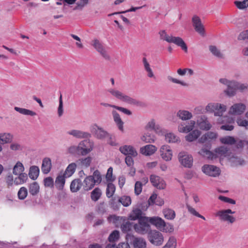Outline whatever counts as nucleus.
<instances>
[{
    "label": "nucleus",
    "instance_id": "nucleus-61",
    "mask_svg": "<svg viewBox=\"0 0 248 248\" xmlns=\"http://www.w3.org/2000/svg\"><path fill=\"white\" fill-rule=\"evenodd\" d=\"M209 50L212 53L213 55L218 58H222V54L220 52V50L214 46H210L209 47Z\"/></svg>",
    "mask_w": 248,
    "mask_h": 248
},
{
    "label": "nucleus",
    "instance_id": "nucleus-8",
    "mask_svg": "<svg viewBox=\"0 0 248 248\" xmlns=\"http://www.w3.org/2000/svg\"><path fill=\"white\" fill-rule=\"evenodd\" d=\"M148 238L151 244L156 246H161L164 242L163 234L156 230L150 231L148 234Z\"/></svg>",
    "mask_w": 248,
    "mask_h": 248
},
{
    "label": "nucleus",
    "instance_id": "nucleus-21",
    "mask_svg": "<svg viewBox=\"0 0 248 248\" xmlns=\"http://www.w3.org/2000/svg\"><path fill=\"white\" fill-rule=\"evenodd\" d=\"M119 150L121 153L124 155H131L136 157L138 155V152L135 148L129 145H124L120 147Z\"/></svg>",
    "mask_w": 248,
    "mask_h": 248
},
{
    "label": "nucleus",
    "instance_id": "nucleus-35",
    "mask_svg": "<svg viewBox=\"0 0 248 248\" xmlns=\"http://www.w3.org/2000/svg\"><path fill=\"white\" fill-rule=\"evenodd\" d=\"M148 204L152 205L155 203L158 206H162L164 203V201L162 198L157 197L156 194H153L148 200Z\"/></svg>",
    "mask_w": 248,
    "mask_h": 248
},
{
    "label": "nucleus",
    "instance_id": "nucleus-28",
    "mask_svg": "<svg viewBox=\"0 0 248 248\" xmlns=\"http://www.w3.org/2000/svg\"><path fill=\"white\" fill-rule=\"evenodd\" d=\"M112 115L113 116V120L115 124H116L117 127L119 129L123 132L124 131V122L122 120L120 115L115 110H113L112 111Z\"/></svg>",
    "mask_w": 248,
    "mask_h": 248
},
{
    "label": "nucleus",
    "instance_id": "nucleus-20",
    "mask_svg": "<svg viewBox=\"0 0 248 248\" xmlns=\"http://www.w3.org/2000/svg\"><path fill=\"white\" fill-rule=\"evenodd\" d=\"M150 226L148 223L142 220H140L139 223L134 225V230L140 234H145L150 230Z\"/></svg>",
    "mask_w": 248,
    "mask_h": 248
},
{
    "label": "nucleus",
    "instance_id": "nucleus-19",
    "mask_svg": "<svg viewBox=\"0 0 248 248\" xmlns=\"http://www.w3.org/2000/svg\"><path fill=\"white\" fill-rule=\"evenodd\" d=\"M150 180L152 185L158 189H163L166 187L164 180L160 177L152 174L150 176Z\"/></svg>",
    "mask_w": 248,
    "mask_h": 248
},
{
    "label": "nucleus",
    "instance_id": "nucleus-6",
    "mask_svg": "<svg viewBox=\"0 0 248 248\" xmlns=\"http://www.w3.org/2000/svg\"><path fill=\"white\" fill-rule=\"evenodd\" d=\"M126 240L133 248H147V242L142 237H136L133 235L128 234L126 236Z\"/></svg>",
    "mask_w": 248,
    "mask_h": 248
},
{
    "label": "nucleus",
    "instance_id": "nucleus-5",
    "mask_svg": "<svg viewBox=\"0 0 248 248\" xmlns=\"http://www.w3.org/2000/svg\"><path fill=\"white\" fill-rule=\"evenodd\" d=\"M235 214V211L230 209H226L218 211L215 214V216L222 222L232 224L236 220V217L234 216Z\"/></svg>",
    "mask_w": 248,
    "mask_h": 248
},
{
    "label": "nucleus",
    "instance_id": "nucleus-39",
    "mask_svg": "<svg viewBox=\"0 0 248 248\" xmlns=\"http://www.w3.org/2000/svg\"><path fill=\"white\" fill-rule=\"evenodd\" d=\"M76 168L77 164L75 163H71L66 167L63 174L67 178L70 177L74 173Z\"/></svg>",
    "mask_w": 248,
    "mask_h": 248
},
{
    "label": "nucleus",
    "instance_id": "nucleus-45",
    "mask_svg": "<svg viewBox=\"0 0 248 248\" xmlns=\"http://www.w3.org/2000/svg\"><path fill=\"white\" fill-rule=\"evenodd\" d=\"M82 184L80 180L75 179L71 183L70 190L72 192H76L79 190Z\"/></svg>",
    "mask_w": 248,
    "mask_h": 248
},
{
    "label": "nucleus",
    "instance_id": "nucleus-59",
    "mask_svg": "<svg viewBox=\"0 0 248 248\" xmlns=\"http://www.w3.org/2000/svg\"><path fill=\"white\" fill-rule=\"evenodd\" d=\"M234 3L237 8L239 9H244L248 7V0H244L243 1H235Z\"/></svg>",
    "mask_w": 248,
    "mask_h": 248
},
{
    "label": "nucleus",
    "instance_id": "nucleus-10",
    "mask_svg": "<svg viewBox=\"0 0 248 248\" xmlns=\"http://www.w3.org/2000/svg\"><path fill=\"white\" fill-rule=\"evenodd\" d=\"M178 157L180 164L184 167L191 168L193 166V157L187 153L181 152L178 154Z\"/></svg>",
    "mask_w": 248,
    "mask_h": 248
},
{
    "label": "nucleus",
    "instance_id": "nucleus-25",
    "mask_svg": "<svg viewBox=\"0 0 248 248\" xmlns=\"http://www.w3.org/2000/svg\"><path fill=\"white\" fill-rule=\"evenodd\" d=\"M156 151L157 148L152 144H148L140 148V153L146 156L151 155Z\"/></svg>",
    "mask_w": 248,
    "mask_h": 248
},
{
    "label": "nucleus",
    "instance_id": "nucleus-57",
    "mask_svg": "<svg viewBox=\"0 0 248 248\" xmlns=\"http://www.w3.org/2000/svg\"><path fill=\"white\" fill-rule=\"evenodd\" d=\"M147 130H154L156 131L159 129V125L155 124L154 120L149 121L145 126Z\"/></svg>",
    "mask_w": 248,
    "mask_h": 248
},
{
    "label": "nucleus",
    "instance_id": "nucleus-22",
    "mask_svg": "<svg viewBox=\"0 0 248 248\" xmlns=\"http://www.w3.org/2000/svg\"><path fill=\"white\" fill-rule=\"evenodd\" d=\"M218 137L217 132L209 131L203 135L199 139L200 143L209 142L215 140Z\"/></svg>",
    "mask_w": 248,
    "mask_h": 248
},
{
    "label": "nucleus",
    "instance_id": "nucleus-32",
    "mask_svg": "<svg viewBox=\"0 0 248 248\" xmlns=\"http://www.w3.org/2000/svg\"><path fill=\"white\" fill-rule=\"evenodd\" d=\"M199 154L209 160H213L216 159V153L211 152L205 148H202L199 152Z\"/></svg>",
    "mask_w": 248,
    "mask_h": 248
},
{
    "label": "nucleus",
    "instance_id": "nucleus-2",
    "mask_svg": "<svg viewBox=\"0 0 248 248\" xmlns=\"http://www.w3.org/2000/svg\"><path fill=\"white\" fill-rule=\"evenodd\" d=\"M219 82L227 86V89L224 90V93L229 97L234 96L236 94L237 90L241 92L247 90L248 88V83H241L236 80H230L226 78H221Z\"/></svg>",
    "mask_w": 248,
    "mask_h": 248
},
{
    "label": "nucleus",
    "instance_id": "nucleus-24",
    "mask_svg": "<svg viewBox=\"0 0 248 248\" xmlns=\"http://www.w3.org/2000/svg\"><path fill=\"white\" fill-rule=\"evenodd\" d=\"M67 134L78 139L87 138L91 137L89 133L76 129L68 131Z\"/></svg>",
    "mask_w": 248,
    "mask_h": 248
},
{
    "label": "nucleus",
    "instance_id": "nucleus-53",
    "mask_svg": "<svg viewBox=\"0 0 248 248\" xmlns=\"http://www.w3.org/2000/svg\"><path fill=\"white\" fill-rule=\"evenodd\" d=\"M101 194L100 189L96 187L91 192V199L93 201L96 202L99 200Z\"/></svg>",
    "mask_w": 248,
    "mask_h": 248
},
{
    "label": "nucleus",
    "instance_id": "nucleus-51",
    "mask_svg": "<svg viewBox=\"0 0 248 248\" xmlns=\"http://www.w3.org/2000/svg\"><path fill=\"white\" fill-rule=\"evenodd\" d=\"M245 116L248 119V111L246 113ZM236 123L239 126L244 127L248 130V120L245 119L242 117H240L237 119Z\"/></svg>",
    "mask_w": 248,
    "mask_h": 248
},
{
    "label": "nucleus",
    "instance_id": "nucleus-4",
    "mask_svg": "<svg viewBox=\"0 0 248 248\" xmlns=\"http://www.w3.org/2000/svg\"><path fill=\"white\" fill-rule=\"evenodd\" d=\"M108 92L115 98L131 105L140 106L141 102L128 96L121 91L115 89L109 88Z\"/></svg>",
    "mask_w": 248,
    "mask_h": 248
},
{
    "label": "nucleus",
    "instance_id": "nucleus-40",
    "mask_svg": "<svg viewBox=\"0 0 248 248\" xmlns=\"http://www.w3.org/2000/svg\"><path fill=\"white\" fill-rule=\"evenodd\" d=\"M39 172L40 170L38 167L32 166L30 168L29 176L31 179L35 180L38 178Z\"/></svg>",
    "mask_w": 248,
    "mask_h": 248
},
{
    "label": "nucleus",
    "instance_id": "nucleus-13",
    "mask_svg": "<svg viewBox=\"0 0 248 248\" xmlns=\"http://www.w3.org/2000/svg\"><path fill=\"white\" fill-rule=\"evenodd\" d=\"M192 22L196 31L202 36H205V32L204 26L202 24L200 18L197 16H194L192 18Z\"/></svg>",
    "mask_w": 248,
    "mask_h": 248
},
{
    "label": "nucleus",
    "instance_id": "nucleus-33",
    "mask_svg": "<svg viewBox=\"0 0 248 248\" xmlns=\"http://www.w3.org/2000/svg\"><path fill=\"white\" fill-rule=\"evenodd\" d=\"M63 174H59L56 178L55 185L58 190H62L65 183V178Z\"/></svg>",
    "mask_w": 248,
    "mask_h": 248
},
{
    "label": "nucleus",
    "instance_id": "nucleus-47",
    "mask_svg": "<svg viewBox=\"0 0 248 248\" xmlns=\"http://www.w3.org/2000/svg\"><path fill=\"white\" fill-rule=\"evenodd\" d=\"M141 140L146 143H153L155 140V137L152 133L147 132L141 137Z\"/></svg>",
    "mask_w": 248,
    "mask_h": 248
},
{
    "label": "nucleus",
    "instance_id": "nucleus-58",
    "mask_svg": "<svg viewBox=\"0 0 248 248\" xmlns=\"http://www.w3.org/2000/svg\"><path fill=\"white\" fill-rule=\"evenodd\" d=\"M119 238V232L118 231L115 230L113 231L109 235L108 240L109 242L113 243L117 240Z\"/></svg>",
    "mask_w": 248,
    "mask_h": 248
},
{
    "label": "nucleus",
    "instance_id": "nucleus-26",
    "mask_svg": "<svg viewBox=\"0 0 248 248\" xmlns=\"http://www.w3.org/2000/svg\"><path fill=\"white\" fill-rule=\"evenodd\" d=\"M148 220L152 224L155 225L157 228L160 230H162L163 227L166 226L165 221L160 217H150Z\"/></svg>",
    "mask_w": 248,
    "mask_h": 248
},
{
    "label": "nucleus",
    "instance_id": "nucleus-30",
    "mask_svg": "<svg viewBox=\"0 0 248 248\" xmlns=\"http://www.w3.org/2000/svg\"><path fill=\"white\" fill-rule=\"evenodd\" d=\"M201 135V132L199 130H192L185 136V139L188 142H192L196 140Z\"/></svg>",
    "mask_w": 248,
    "mask_h": 248
},
{
    "label": "nucleus",
    "instance_id": "nucleus-43",
    "mask_svg": "<svg viewBox=\"0 0 248 248\" xmlns=\"http://www.w3.org/2000/svg\"><path fill=\"white\" fill-rule=\"evenodd\" d=\"M14 109L19 113L27 116H34L36 115V113L32 110L25 108L15 107Z\"/></svg>",
    "mask_w": 248,
    "mask_h": 248
},
{
    "label": "nucleus",
    "instance_id": "nucleus-60",
    "mask_svg": "<svg viewBox=\"0 0 248 248\" xmlns=\"http://www.w3.org/2000/svg\"><path fill=\"white\" fill-rule=\"evenodd\" d=\"M167 79L169 81H170L173 83L180 84L183 86H187V84L184 81L180 80L177 78H174L170 76H167Z\"/></svg>",
    "mask_w": 248,
    "mask_h": 248
},
{
    "label": "nucleus",
    "instance_id": "nucleus-7",
    "mask_svg": "<svg viewBox=\"0 0 248 248\" xmlns=\"http://www.w3.org/2000/svg\"><path fill=\"white\" fill-rule=\"evenodd\" d=\"M90 131L97 139L103 140L110 137L109 133L107 131L96 124H94L90 126Z\"/></svg>",
    "mask_w": 248,
    "mask_h": 248
},
{
    "label": "nucleus",
    "instance_id": "nucleus-1",
    "mask_svg": "<svg viewBox=\"0 0 248 248\" xmlns=\"http://www.w3.org/2000/svg\"><path fill=\"white\" fill-rule=\"evenodd\" d=\"M205 110L206 113H213L215 116H218V122L219 123H224L225 122H230L232 120H228L226 116H223V114L227 110V106L223 104L217 102H210L207 104L205 107Z\"/></svg>",
    "mask_w": 248,
    "mask_h": 248
},
{
    "label": "nucleus",
    "instance_id": "nucleus-11",
    "mask_svg": "<svg viewBox=\"0 0 248 248\" xmlns=\"http://www.w3.org/2000/svg\"><path fill=\"white\" fill-rule=\"evenodd\" d=\"M78 154L85 155L91 152L93 148V142L90 140H84L78 145Z\"/></svg>",
    "mask_w": 248,
    "mask_h": 248
},
{
    "label": "nucleus",
    "instance_id": "nucleus-14",
    "mask_svg": "<svg viewBox=\"0 0 248 248\" xmlns=\"http://www.w3.org/2000/svg\"><path fill=\"white\" fill-rule=\"evenodd\" d=\"M196 124L199 128L202 130H209L212 127V125L209 122L208 118L205 115H201L199 116Z\"/></svg>",
    "mask_w": 248,
    "mask_h": 248
},
{
    "label": "nucleus",
    "instance_id": "nucleus-62",
    "mask_svg": "<svg viewBox=\"0 0 248 248\" xmlns=\"http://www.w3.org/2000/svg\"><path fill=\"white\" fill-rule=\"evenodd\" d=\"M58 115L59 117H61L64 112L63 105L62 99V95L61 94L59 100V106L57 109Z\"/></svg>",
    "mask_w": 248,
    "mask_h": 248
},
{
    "label": "nucleus",
    "instance_id": "nucleus-52",
    "mask_svg": "<svg viewBox=\"0 0 248 248\" xmlns=\"http://www.w3.org/2000/svg\"><path fill=\"white\" fill-rule=\"evenodd\" d=\"M115 186L111 182H108L106 189V195L107 197L110 198L114 194L115 191Z\"/></svg>",
    "mask_w": 248,
    "mask_h": 248
},
{
    "label": "nucleus",
    "instance_id": "nucleus-44",
    "mask_svg": "<svg viewBox=\"0 0 248 248\" xmlns=\"http://www.w3.org/2000/svg\"><path fill=\"white\" fill-rule=\"evenodd\" d=\"M18 176L14 180V184L16 185L23 184L26 183L28 179L26 173H21L18 174Z\"/></svg>",
    "mask_w": 248,
    "mask_h": 248
},
{
    "label": "nucleus",
    "instance_id": "nucleus-29",
    "mask_svg": "<svg viewBox=\"0 0 248 248\" xmlns=\"http://www.w3.org/2000/svg\"><path fill=\"white\" fill-rule=\"evenodd\" d=\"M52 167L51 161L49 158L46 157L42 161L41 170L44 174H47L50 172Z\"/></svg>",
    "mask_w": 248,
    "mask_h": 248
},
{
    "label": "nucleus",
    "instance_id": "nucleus-37",
    "mask_svg": "<svg viewBox=\"0 0 248 248\" xmlns=\"http://www.w3.org/2000/svg\"><path fill=\"white\" fill-rule=\"evenodd\" d=\"M142 62L144 70L147 73L148 77L150 78H155V76L152 69L149 63L148 62L146 58L144 57L142 59Z\"/></svg>",
    "mask_w": 248,
    "mask_h": 248
},
{
    "label": "nucleus",
    "instance_id": "nucleus-36",
    "mask_svg": "<svg viewBox=\"0 0 248 248\" xmlns=\"http://www.w3.org/2000/svg\"><path fill=\"white\" fill-rule=\"evenodd\" d=\"M165 140L169 143H179L181 141L180 138L173 133L170 132L165 134Z\"/></svg>",
    "mask_w": 248,
    "mask_h": 248
},
{
    "label": "nucleus",
    "instance_id": "nucleus-56",
    "mask_svg": "<svg viewBox=\"0 0 248 248\" xmlns=\"http://www.w3.org/2000/svg\"><path fill=\"white\" fill-rule=\"evenodd\" d=\"M119 202L124 206L127 207L131 203V198L128 196H123L119 199Z\"/></svg>",
    "mask_w": 248,
    "mask_h": 248
},
{
    "label": "nucleus",
    "instance_id": "nucleus-18",
    "mask_svg": "<svg viewBox=\"0 0 248 248\" xmlns=\"http://www.w3.org/2000/svg\"><path fill=\"white\" fill-rule=\"evenodd\" d=\"M214 151L216 153V158H219L220 162L225 158L228 159L231 154L229 149L223 146L216 148Z\"/></svg>",
    "mask_w": 248,
    "mask_h": 248
},
{
    "label": "nucleus",
    "instance_id": "nucleus-48",
    "mask_svg": "<svg viewBox=\"0 0 248 248\" xmlns=\"http://www.w3.org/2000/svg\"><path fill=\"white\" fill-rule=\"evenodd\" d=\"M220 141L222 144L233 145L235 143L236 140L234 137L228 136L221 138Z\"/></svg>",
    "mask_w": 248,
    "mask_h": 248
},
{
    "label": "nucleus",
    "instance_id": "nucleus-9",
    "mask_svg": "<svg viewBox=\"0 0 248 248\" xmlns=\"http://www.w3.org/2000/svg\"><path fill=\"white\" fill-rule=\"evenodd\" d=\"M202 172L206 175L216 177L220 175L221 170L216 166L210 164H204L201 168Z\"/></svg>",
    "mask_w": 248,
    "mask_h": 248
},
{
    "label": "nucleus",
    "instance_id": "nucleus-17",
    "mask_svg": "<svg viewBox=\"0 0 248 248\" xmlns=\"http://www.w3.org/2000/svg\"><path fill=\"white\" fill-rule=\"evenodd\" d=\"M196 122L191 120L188 123H181L178 126V131L182 133H188L194 128Z\"/></svg>",
    "mask_w": 248,
    "mask_h": 248
},
{
    "label": "nucleus",
    "instance_id": "nucleus-3",
    "mask_svg": "<svg viewBox=\"0 0 248 248\" xmlns=\"http://www.w3.org/2000/svg\"><path fill=\"white\" fill-rule=\"evenodd\" d=\"M159 35L161 40L166 41L169 43H173L180 47L185 52H187V46L181 37L169 34L165 30H161L159 32Z\"/></svg>",
    "mask_w": 248,
    "mask_h": 248
},
{
    "label": "nucleus",
    "instance_id": "nucleus-49",
    "mask_svg": "<svg viewBox=\"0 0 248 248\" xmlns=\"http://www.w3.org/2000/svg\"><path fill=\"white\" fill-rule=\"evenodd\" d=\"M39 186L36 182L31 184L29 186V192L33 196L37 195L39 193Z\"/></svg>",
    "mask_w": 248,
    "mask_h": 248
},
{
    "label": "nucleus",
    "instance_id": "nucleus-50",
    "mask_svg": "<svg viewBox=\"0 0 248 248\" xmlns=\"http://www.w3.org/2000/svg\"><path fill=\"white\" fill-rule=\"evenodd\" d=\"M24 171V167L23 164L20 161H18L14 166L13 170L14 174L17 175L18 174L22 173Z\"/></svg>",
    "mask_w": 248,
    "mask_h": 248
},
{
    "label": "nucleus",
    "instance_id": "nucleus-34",
    "mask_svg": "<svg viewBox=\"0 0 248 248\" xmlns=\"http://www.w3.org/2000/svg\"><path fill=\"white\" fill-rule=\"evenodd\" d=\"M93 179L91 176H87L85 178L83 183V187L85 190H90L94 187L95 184Z\"/></svg>",
    "mask_w": 248,
    "mask_h": 248
},
{
    "label": "nucleus",
    "instance_id": "nucleus-31",
    "mask_svg": "<svg viewBox=\"0 0 248 248\" xmlns=\"http://www.w3.org/2000/svg\"><path fill=\"white\" fill-rule=\"evenodd\" d=\"M177 117L183 121H187L191 119L192 117V114L188 110L181 109L177 111Z\"/></svg>",
    "mask_w": 248,
    "mask_h": 248
},
{
    "label": "nucleus",
    "instance_id": "nucleus-46",
    "mask_svg": "<svg viewBox=\"0 0 248 248\" xmlns=\"http://www.w3.org/2000/svg\"><path fill=\"white\" fill-rule=\"evenodd\" d=\"M177 239L173 236H170L166 244L162 248H176Z\"/></svg>",
    "mask_w": 248,
    "mask_h": 248
},
{
    "label": "nucleus",
    "instance_id": "nucleus-54",
    "mask_svg": "<svg viewBox=\"0 0 248 248\" xmlns=\"http://www.w3.org/2000/svg\"><path fill=\"white\" fill-rule=\"evenodd\" d=\"M186 207L188 210V212L191 215L200 217L203 220H205V218L203 216L200 215L198 212L196 211L195 208L191 206L190 205L186 204Z\"/></svg>",
    "mask_w": 248,
    "mask_h": 248
},
{
    "label": "nucleus",
    "instance_id": "nucleus-23",
    "mask_svg": "<svg viewBox=\"0 0 248 248\" xmlns=\"http://www.w3.org/2000/svg\"><path fill=\"white\" fill-rule=\"evenodd\" d=\"M14 140V135L8 132H0V146L11 143Z\"/></svg>",
    "mask_w": 248,
    "mask_h": 248
},
{
    "label": "nucleus",
    "instance_id": "nucleus-12",
    "mask_svg": "<svg viewBox=\"0 0 248 248\" xmlns=\"http://www.w3.org/2000/svg\"><path fill=\"white\" fill-rule=\"evenodd\" d=\"M94 48L106 59H109V56L104 46L102 43L97 39H93L91 43Z\"/></svg>",
    "mask_w": 248,
    "mask_h": 248
},
{
    "label": "nucleus",
    "instance_id": "nucleus-15",
    "mask_svg": "<svg viewBox=\"0 0 248 248\" xmlns=\"http://www.w3.org/2000/svg\"><path fill=\"white\" fill-rule=\"evenodd\" d=\"M246 109V106L245 104L235 103L230 107L229 113L233 115H240L245 112Z\"/></svg>",
    "mask_w": 248,
    "mask_h": 248
},
{
    "label": "nucleus",
    "instance_id": "nucleus-64",
    "mask_svg": "<svg viewBox=\"0 0 248 248\" xmlns=\"http://www.w3.org/2000/svg\"><path fill=\"white\" fill-rule=\"evenodd\" d=\"M91 177L93 178V180L94 181L95 184H99L102 181L101 175L98 170H96L93 172V175L91 176Z\"/></svg>",
    "mask_w": 248,
    "mask_h": 248
},
{
    "label": "nucleus",
    "instance_id": "nucleus-38",
    "mask_svg": "<svg viewBox=\"0 0 248 248\" xmlns=\"http://www.w3.org/2000/svg\"><path fill=\"white\" fill-rule=\"evenodd\" d=\"M142 62L144 70L147 73L148 77L150 78H155V76L152 69L149 63L148 62L146 58L144 57L142 59Z\"/></svg>",
    "mask_w": 248,
    "mask_h": 248
},
{
    "label": "nucleus",
    "instance_id": "nucleus-41",
    "mask_svg": "<svg viewBox=\"0 0 248 248\" xmlns=\"http://www.w3.org/2000/svg\"><path fill=\"white\" fill-rule=\"evenodd\" d=\"M142 215V211L141 210L136 208L134 209L128 216V219L131 220H135L137 219H140Z\"/></svg>",
    "mask_w": 248,
    "mask_h": 248
},
{
    "label": "nucleus",
    "instance_id": "nucleus-27",
    "mask_svg": "<svg viewBox=\"0 0 248 248\" xmlns=\"http://www.w3.org/2000/svg\"><path fill=\"white\" fill-rule=\"evenodd\" d=\"M232 167H236L244 164V161L240 157L231 153L228 159Z\"/></svg>",
    "mask_w": 248,
    "mask_h": 248
},
{
    "label": "nucleus",
    "instance_id": "nucleus-55",
    "mask_svg": "<svg viewBox=\"0 0 248 248\" xmlns=\"http://www.w3.org/2000/svg\"><path fill=\"white\" fill-rule=\"evenodd\" d=\"M92 158L91 157H87L78 160V162L82 167L88 168L91 164Z\"/></svg>",
    "mask_w": 248,
    "mask_h": 248
},
{
    "label": "nucleus",
    "instance_id": "nucleus-42",
    "mask_svg": "<svg viewBox=\"0 0 248 248\" xmlns=\"http://www.w3.org/2000/svg\"><path fill=\"white\" fill-rule=\"evenodd\" d=\"M163 214L165 218L168 220H173L176 216L175 211L173 210L168 208L163 209Z\"/></svg>",
    "mask_w": 248,
    "mask_h": 248
},
{
    "label": "nucleus",
    "instance_id": "nucleus-63",
    "mask_svg": "<svg viewBox=\"0 0 248 248\" xmlns=\"http://www.w3.org/2000/svg\"><path fill=\"white\" fill-rule=\"evenodd\" d=\"M28 194V190L27 188L25 187H21L17 193L18 198L20 200H24L25 199Z\"/></svg>",
    "mask_w": 248,
    "mask_h": 248
},
{
    "label": "nucleus",
    "instance_id": "nucleus-16",
    "mask_svg": "<svg viewBox=\"0 0 248 248\" xmlns=\"http://www.w3.org/2000/svg\"><path fill=\"white\" fill-rule=\"evenodd\" d=\"M161 158L166 161H170L172 159V151L170 146L163 145L159 150Z\"/></svg>",
    "mask_w": 248,
    "mask_h": 248
}]
</instances>
